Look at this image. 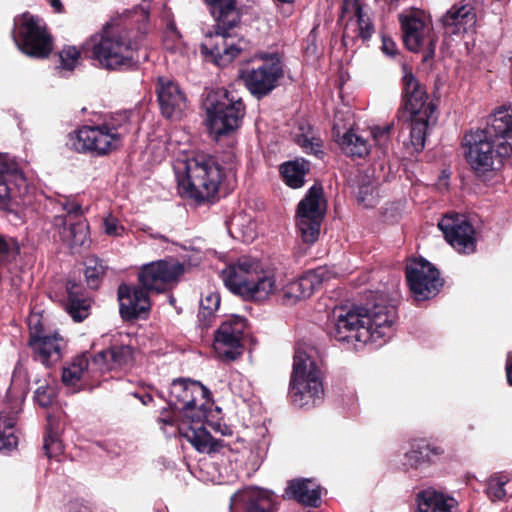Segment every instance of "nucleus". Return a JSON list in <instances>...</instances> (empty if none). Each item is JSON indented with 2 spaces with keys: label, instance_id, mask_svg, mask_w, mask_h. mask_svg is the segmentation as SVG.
Listing matches in <instances>:
<instances>
[{
  "label": "nucleus",
  "instance_id": "55",
  "mask_svg": "<svg viewBox=\"0 0 512 512\" xmlns=\"http://www.w3.org/2000/svg\"><path fill=\"white\" fill-rule=\"evenodd\" d=\"M28 325L30 328V338H32V334H34V335H43L44 334L39 330L40 317L37 314L31 315L28 318Z\"/></svg>",
  "mask_w": 512,
  "mask_h": 512
},
{
  "label": "nucleus",
  "instance_id": "33",
  "mask_svg": "<svg viewBox=\"0 0 512 512\" xmlns=\"http://www.w3.org/2000/svg\"><path fill=\"white\" fill-rule=\"evenodd\" d=\"M417 512H452L456 505L454 498L433 488H427L416 495Z\"/></svg>",
  "mask_w": 512,
  "mask_h": 512
},
{
  "label": "nucleus",
  "instance_id": "42",
  "mask_svg": "<svg viewBox=\"0 0 512 512\" xmlns=\"http://www.w3.org/2000/svg\"><path fill=\"white\" fill-rule=\"evenodd\" d=\"M412 452L419 455L410 463L420 465L424 461H433L435 457L442 455L444 450L440 446L428 444L423 440H416L412 443Z\"/></svg>",
  "mask_w": 512,
  "mask_h": 512
},
{
  "label": "nucleus",
  "instance_id": "4",
  "mask_svg": "<svg viewBox=\"0 0 512 512\" xmlns=\"http://www.w3.org/2000/svg\"><path fill=\"white\" fill-rule=\"evenodd\" d=\"M174 172L179 194L198 203L214 198L223 178L218 162L203 153L179 157Z\"/></svg>",
  "mask_w": 512,
  "mask_h": 512
},
{
  "label": "nucleus",
  "instance_id": "7",
  "mask_svg": "<svg viewBox=\"0 0 512 512\" xmlns=\"http://www.w3.org/2000/svg\"><path fill=\"white\" fill-rule=\"evenodd\" d=\"M99 68L115 71L132 65L136 44L127 29L107 23L86 43Z\"/></svg>",
  "mask_w": 512,
  "mask_h": 512
},
{
  "label": "nucleus",
  "instance_id": "3",
  "mask_svg": "<svg viewBox=\"0 0 512 512\" xmlns=\"http://www.w3.org/2000/svg\"><path fill=\"white\" fill-rule=\"evenodd\" d=\"M216 21L214 31L205 34L201 51L218 66L229 65L242 51L243 41L229 32L240 21L235 0H204Z\"/></svg>",
  "mask_w": 512,
  "mask_h": 512
},
{
  "label": "nucleus",
  "instance_id": "13",
  "mask_svg": "<svg viewBox=\"0 0 512 512\" xmlns=\"http://www.w3.org/2000/svg\"><path fill=\"white\" fill-rule=\"evenodd\" d=\"M326 212V201L321 187L310 188L297 207L296 226L303 242L313 244L320 234V227Z\"/></svg>",
  "mask_w": 512,
  "mask_h": 512
},
{
  "label": "nucleus",
  "instance_id": "21",
  "mask_svg": "<svg viewBox=\"0 0 512 512\" xmlns=\"http://www.w3.org/2000/svg\"><path fill=\"white\" fill-rule=\"evenodd\" d=\"M24 401L23 393H7V403H0V451L11 450L17 446L15 434L16 415L21 411Z\"/></svg>",
  "mask_w": 512,
  "mask_h": 512
},
{
  "label": "nucleus",
  "instance_id": "31",
  "mask_svg": "<svg viewBox=\"0 0 512 512\" xmlns=\"http://www.w3.org/2000/svg\"><path fill=\"white\" fill-rule=\"evenodd\" d=\"M29 344L36 358L45 366L57 363L61 359L62 350L65 347L64 339L57 333L34 335Z\"/></svg>",
  "mask_w": 512,
  "mask_h": 512
},
{
  "label": "nucleus",
  "instance_id": "60",
  "mask_svg": "<svg viewBox=\"0 0 512 512\" xmlns=\"http://www.w3.org/2000/svg\"><path fill=\"white\" fill-rule=\"evenodd\" d=\"M418 455H419V454H415V453H413V452H412V447H411V448H410V450H409V451H407V452L405 453V458H406V462H405V464H407V465H409V466H412V467H413V466H415V467H416L417 465H412V464L410 463V461H411V460H415L416 456H418Z\"/></svg>",
  "mask_w": 512,
  "mask_h": 512
},
{
  "label": "nucleus",
  "instance_id": "32",
  "mask_svg": "<svg viewBox=\"0 0 512 512\" xmlns=\"http://www.w3.org/2000/svg\"><path fill=\"white\" fill-rule=\"evenodd\" d=\"M285 493L306 507H317L320 504L321 488L314 479H294L289 482Z\"/></svg>",
  "mask_w": 512,
  "mask_h": 512
},
{
  "label": "nucleus",
  "instance_id": "22",
  "mask_svg": "<svg viewBox=\"0 0 512 512\" xmlns=\"http://www.w3.org/2000/svg\"><path fill=\"white\" fill-rule=\"evenodd\" d=\"M360 0H343V18H347L342 40L348 46L354 40H368L373 34L370 18L362 11Z\"/></svg>",
  "mask_w": 512,
  "mask_h": 512
},
{
  "label": "nucleus",
  "instance_id": "26",
  "mask_svg": "<svg viewBox=\"0 0 512 512\" xmlns=\"http://www.w3.org/2000/svg\"><path fill=\"white\" fill-rule=\"evenodd\" d=\"M120 314L122 318L131 320L140 317L150 309L148 290L144 286L130 287L121 285L118 288Z\"/></svg>",
  "mask_w": 512,
  "mask_h": 512
},
{
  "label": "nucleus",
  "instance_id": "14",
  "mask_svg": "<svg viewBox=\"0 0 512 512\" xmlns=\"http://www.w3.org/2000/svg\"><path fill=\"white\" fill-rule=\"evenodd\" d=\"M496 142L490 135V131L477 129L470 131L464 137V155L467 163L478 174L494 169L495 161L501 155L499 147L495 149Z\"/></svg>",
  "mask_w": 512,
  "mask_h": 512
},
{
  "label": "nucleus",
  "instance_id": "6",
  "mask_svg": "<svg viewBox=\"0 0 512 512\" xmlns=\"http://www.w3.org/2000/svg\"><path fill=\"white\" fill-rule=\"evenodd\" d=\"M129 132L127 114H119L99 125H85L69 133L66 145L76 152L102 157L117 150Z\"/></svg>",
  "mask_w": 512,
  "mask_h": 512
},
{
  "label": "nucleus",
  "instance_id": "54",
  "mask_svg": "<svg viewBox=\"0 0 512 512\" xmlns=\"http://www.w3.org/2000/svg\"><path fill=\"white\" fill-rule=\"evenodd\" d=\"M0 279L4 284H9L11 289H13L15 292H18L21 289L22 279L19 276L6 277L3 275V273H1Z\"/></svg>",
  "mask_w": 512,
  "mask_h": 512
},
{
  "label": "nucleus",
  "instance_id": "47",
  "mask_svg": "<svg viewBox=\"0 0 512 512\" xmlns=\"http://www.w3.org/2000/svg\"><path fill=\"white\" fill-rule=\"evenodd\" d=\"M393 125L385 124L383 126H373L370 128V135L374 144L380 149H386L391 138Z\"/></svg>",
  "mask_w": 512,
  "mask_h": 512
},
{
  "label": "nucleus",
  "instance_id": "40",
  "mask_svg": "<svg viewBox=\"0 0 512 512\" xmlns=\"http://www.w3.org/2000/svg\"><path fill=\"white\" fill-rule=\"evenodd\" d=\"M432 114L410 115V142L414 150L419 152L424 148L428 122Z\"/></svg>",
  "mask_w": 512,
  "mask_h": 512
},
{
  "label": "nucleus",
  "instance_id": "11",
  "mask_svg": "<svg viewBox=\"0 0 512 512\" xmlns=\"http://www.w3.org/2000/svg\"><path fill=\"white\" fill-rule=\"evenodd\" d=\"M399 22L404 44L410 51H425L426 58L434 55L438 37L430 14L419 8L405 9L399 14Z\"/></svg>",
  "mask_w": 512,
  "mask_h": 512
},
{
  "label": "nucleus",
  "instance_id": "49",
  "mask_svg": "<svg viewBox=\"0 0 512 512\" xmlns=\"http://www.w3.org/2000/svg\"><path fill=\"white\" fill-rule=\"evenodd\" d=\"M55 396V388L49 384L40 385L35 391V401L41 407H47L52 403Z\"/></svg>",
  "mask_w": 512,
  "mask_h": 512
},
{
  "label": "nucleus",
  "instance_id": "45",
  "mask_svg": "<svg viewBox=\"0 0 512 512\" xmlns=\"http://www.w3.org/2000/svg\"><path fill=\"white\" fill-rule=\"evenodd\" d=\"M102 231L109 237L120 238L126 234V228L120 219L112 212H107L102 218Z\"/></svg>",
  "mask_w": 512,
  "mask_h": 512
},
{
  "label": "nucleus",
  "instance_id": "41",
  "mask_svg": "<svg viewBox=\"0 0 512 512\" xmlns=\"http://www.w3.org/2000/svg\"><path fill=\"white\" fill-rule=\"evenodd\" d=\"M294 138L296 143L304 149L305 152L318 155L321 151L322 142L316 137L314 131L308 124L299 125L298 131L295 132Z\"/></svg>",
  "mask_w": 512,
  "mask_h": 512
},
{
  "label": "nucleus",
  "instance_id": "23",
  "mask_svg": "<svg viewBox=\"0 0 512 512\" xmlns=\"http://www.w3.org/2000/svg\"><path fill=\"white\" fill-rule=\"evenodd\" d=\"M156 93L162 114L166 118L178 119L187 107L185 93L173 80L159 77Z\"/></svg>",
  "mask_w": 512,
  "mask_h": 512
},
{
  "label": "nucleus",
  "instance_id": "44",
  "mask_svg": "<svg viewBox=\"0 0 512 512\" xmlns=\"http://www.w3.org/2000/svg\"><path fill=\"white\" fill-rule=\"evenodd\" d=\"M105 267L102 261L95 257H87L85 261V277L90 287H98L99 279L104 274Z\"/></svg>",
  "mask_w": 512,
  "mask_h": 512
},
{
  "label": "nucleus",
  "instance_id": "51",
  "mask_svg": "<svg viewBox=\"0 0 512 512\" xmlns=\"http://www.w3.org/2000/svg\"><path fill=\"white\" fill-rule=\"evenodd\" d=\"M374 188L370 186H362L359 190L358 200L365 206H372L375 204L373 196Z\"/></svg>",
  "mask_w": 512,
  "mask_h": 512
},
{
  "label": "nucleus",
  "instance_id": "9",
  "mask_svg": "<svg viewBox=\"0 0 512 512\" xmlns=\"http://www.w3.org/2000/svg\"><path fill=\"white\" fill-rule=\"evenodd\" d=\"M206 125L216 137L237 130L245 115L241 97L234 91L219 88L208 93L205 103Z\"/></svg>",
  "mask_w": 512,
  "mask_h": 512
},
{
  "label": "nucleus",
  "instance_id": "5",
  "mask_svg": "<svg viewBox=\"0 0 512 512\" xmlns=\"http://www.w3.org/2000/svg\"><path fill=\"white\" fill-rule=\"evenodd\" d=\"M225 286L234 294L255 301H265L279 290L274 271L264 270L260 261L240 257L222 271Z\"/></svg>",
  "mask_w": 512,
  "mask_h": 512
},
{
  "label": "nucleus",
  "instance_id": "39",
  "mask_svg": "<svg viewBox=\"0 0 512 512\" xmlns=\"http://www.w3.org/2000/svg\"><path fill=\"white\" fill-rule=\"evenodd\" d=\"M487 495L492 500H504L512 495V473L495 474L487 482Z\"/></svg>",
  "mask_w": 512,
  "mask_h": 512
},
{
  "label": "nucleus",
  "instance_id": "2",
  "mask_svg": "<svg viewBox=\"0 0 512 512\" xmlns=\"http://www.w3.org/2000/svg\"><path fill=\"white\" fill-rule=\"evenodd\" d=\"M396 316L393 305L376 304L371 308L357 305L337 306L332 312L330 334L336 341L359 350L368 343L389 338Z\"/></svg>",
  "mask_w": 512,
  "mask_h": 512
},
{
  "label": "nucleus",
  "instance_id": "43",
  "mask_svg": "<svg viewBox=\"0 0 512 512\" xmlns=\"http://www.w3.org/2000/svg\"><path fill=\"white\" fill-rule=\"evenodd\" d=\"M81 52L76 46L67 45L59 52V66L63 71H73L80 63Z\"/></svg>",
  "mask_w": 512,
  "mask_h": 512
},
{
  "label": "nucleus",
  "instance_id": "57",
  "mask_svg": "<svg viewBox=\"0 0 512 512\" xmlns=\"http://www.w3.org/2000/svg\"><path fill=\"white\" fill-rule=\"evenodd\" d=\"M132 395L135 398H138L143 405H148L152 401V396L148 393L140 394L139 392H134Z\"/></svg>",
  "mask_w": 512,
  "mask_h": 512
},
{
  "label": "nucleus",
  "instance_id": "17",
  "mask_svg": "<svg viewBox=\"0 0 512 512\" xmlns=\"http://www.w3.org/2000/svg\"><path fill=\"white\" fill-rule=\"evenodd\" d=\"M445 240L459 253L470 254L476 250L475 229L465 215L450 213L438 222Z\"/></svg>",
  "mask_w": 512,
  "mask_h": 512
},
{
  "label": "nucleus",
  "instance_id": "56",
  "mask_svg": "<svg viewBox=\"0 0 512 512\" xmlns=\"http://www.w3.org/2000/svg\"><path fill=\"white\" fill-rule=\"evenodd\" d=\"M70 512H98L93 510L91 506L83 503H75L72 505Z\"/></svg>",
  "mask_w": 512,
  "mask_h": 512
},
{
  "label": "nucleus",
  "instance_id": "27",
  "mask_svg": "<svg viewBox=\"0 0 512 512\" xmlns=\"http://www.w3.org/2000/svg\"><path fill=\"white\" fill-rule=\"evenodd\" d=\"M403 102L410 115L433 114L434 107L428 102L427 92L410 72L403 75Z\"/></svg>",
  "mask_w": 512,
  "mask_h": 512
},
{
  "label": "nucleus",
  "instance_id": "34",
  "mask_svg": "<svg viewBox=\"0 0 512 512\" xmlns=\"http://www.w3.org/2000/svg\"><path fill=\"white\" fill-rule=\"evenodd\" d=\"M337 275H339V272L334 267L320 266L307 271L301 277L296 279L295 282L298 285L302 296L306 299L310 297L315 290L320 288L324 282L329 281Z\"/></svg>",
  "mask_w": 512,
  "mask_h": 512
},
{
  "label": "nucleus",
  "instance_id": "37",
  "mask_svg": "<svg viewBox=\"0 0 512 512\" xmlns=\"http://www.w3.org/2000/svg\"><path fill=\"white\" fill-rule=\"evenodd\" d=\"M309 171V164L304 159L288 161L281 165L280 172L285 183L291 188H299L304 184V177Z\"/></svg>",
  "mask_w": 512,
  "mask_h": 512
},
{
  "label": "nucleus",
  "instance_id": "8",
  "mask_svg": "<svg viewBox=\"0 0 512 512\" xmlns=\"http://www.w3.org/2000/svg\"><path fill=\"white\" fill-rule=\"evenodd\" d=\"M323 372L312 350L297 348L289 383L292 403L300 408L313 407L324 397Z\"/></svg>",
  "mask_w": 512,
  "mask_h": 512
},
{
  "label": "nucleus",
  "instance_id": "30",
  "mask_svg": "<svg viewBox=\"0 0 512 512\" xmlns=\"http://www.w3.org/2000/svg\"><path fill=\"white\" fill-rule=\"evenodd\" d=\"M440 21L446 33L459 35L473 29L477 19L474 7L468 2H460L453 5Z\"/></svg>",
  "mask_w": 512,
  "mask_h": 512
},
{
  "label": "nucleus",
  "instance_id": "19",
  "mask_svg": "<svg viewBox=\"0 0 512 512\" xmlns=\"http://www.w3.org/2000/svg\"><path fill=\"white\" fill-rule=\"evenodd\" d=\"M184 273V266L176 260H159L144 265L139 281L148 291L162 292L176 284Z\"/></svg>",
  "mask_w": 512,
  "mask_h": 512
},
{
  "label": "nucleus",
  "instance_id": "59",
  "mask_svg": "<svg viewBox=\"0 0 512 512\" xmlns=\"http://www.w3.org/2000/svg\"><path fill=\"white\" fill-rule=\"evenodd\" d=\"M47 1L55 12H58V13L62 12L63 5L60 0H47Z\"/></svg>",
  "mask_w": 512,
  "mask_h": 512
},
{
  "label": "nucleus",
  "instance_id": "58",
  "mask_svg": "<svg viewBox=\"0 0 512 512\" xmlns=\"http://www.w3.org/2000/svg\"><path fill=\"white\" fill-rule=\"evenodd\" d=\"M138 230L143 231L145 233H148L150 237L155 238V239L163 238V236H161L159 233H152L151 232V228L148 225H145V224L139 226Z\"/></svg>",
  "mask_w": 512,
  "mask_h": 512
},
{
  "label": "nucleus",
  "instance_id": "61",
  "mask_svg": "<svg viewBox=\"0 0 512 512\" xmlns=\"http://www.w3.org/2000/svg\"><path fill=\"white\" fill-rule=\"evenodd\" d=\"M507 380L509 384L512 386V364H507L506 367Z\"/></svg>",
  "mask_w": 512,
  "mask_h": 512
},
{
  "label": "nucleus",
  "instance_id": "24",
  "mask_svg": "<svg viewBox=\"0 0 512 512\" xmlns=\"http://www.w3.org/2000/svg\"><path fill=\"white\" fill-rule=\"evenodd\" d=\"M16 188L21 194L26 189V179L18 164L6 154H0V207L5 208L10 199L16 197Z\"/></svg>",
  "mask_w": 512,
  "mask_h": 512
},
{
  "label": "nucleus",
  "instance_id": "18",
  "mask_svg": "<svg viewBox=\"0 0 512 512\" xmlns=\"http://www.w3.org/2000/svg\"><path fill=\"white\" fill-rule=\"evenodd\" d=\"M246 326V320L240 316H231L220 325L213 343L220 358L234 360L241 355Z\"/></svg>",
  "mask_w": 512,
  "mask_h": 512
},
{
  "label": "nucleus",
  "instance_id": "1",
  "mask_svg": "<svg viewBox=\"0 0 512 512\" xmlns=\"http://www.w3.org/2000/svg\"><path fill=\"white\" fill-rule=\"evenodd\" d=\"M167 403L171 414L163 410L159 422L175 427L198 452L212 453L227 447L228 444L210 434L208 427L221 436H232V429L226 424L210 423L208 412L212 403L209 390L198 381L175 379L169 387Z\"/></svg>",
  "mask_w": 512,
  "mask_h": 512
},
{
  "label": "nucleus",
  "instance_id": "28",
  "mask_svg": "<svg viewBox=\"0 0 512 512\" xmlns=\"http://www.w3.org/2000/svg\"><path fill=\"white\" fill-rule=\"evenodd\" d=\"M486 130L490 131L491 136L494 134L501 155L512 154V107L497 108L489 117Z\"/></svg>",
  "mask_w": 512,
  "mask_h": 512
},
{
  "label": "nucleus",
  "instance_id": "53",
  "mask_svg": "<svg viewBox=\"0 0 512 512\" xmlns=\"http://www.w3.org/2000/svg\"><path fill=\"white\" fill-rule=\"evenodd\" d=\"M12 250L13 246L0 235V264L7 261Z\"/></svg>",
  "mask_w": 512,
  "mask_h": 512
},
{
  "label": "nucleus",
  "instance_id": "52",
  "mask_svg": "<svg viewBox=\"0 0 512 512\" xmlns=\"http://www.w3.org/2000/svg\"><path fill=\"white\" fill-rule=\"evenodd\" d=\"M382 51L387 56H391V57L395 56L396 52H397V47H396L395 42L391 38H389L387 36H383L382 37Z\"/></svg>",
  "mask_w": 512,
  "mask_h": 512
},
{
  "label": "nucleus",
  "instance_id": "25",
  "mask_svg": "<svg viewBox=\"0 0 512 512\" xmlns=\"http://www.w3.org/2000/svg\"><path fill=\"white\" fill-rule=\"evenodd\" d=\"M272 494L268 491L248 487L238 490L230 499V512H271Z\"/></svg>",
  "mask_w": 512,
  "mask_h": 512
},
{
  "label": "nucleus",
  "instance_id": "29",
  "mask_svg": "<svg viewBox=\"0 0 512 512\" xmlns=\"http://www.w3.org/2000/svg\"><path fill=\"white\" fill-rule=\"evenodd\" d=\"M98 372L100 370L95 367V356L90 362L88 355L83 353L63 368L62 381L72 391H78L86 386Z\"/></svg>",
  "mask_w": 512,
  "mask_h": 512
},
{
  "label": "nucleus",
  "instance_id": "16",
  "mask_svg": "<svg viewBox=\"0 0 512 512\" xmlns=\"http://www.w3.org/2000/svg\"><path fill=\"white\" fill-rule=\"evenodd\" d=\"M410 290L418 301L435 296L443 285L438 269L423 258L412 259L406 266Z\"/></svg>",
  "mask_w": 512,
  "mask_h": 512
},
{
  "label": "nucleus",
  "instance_id": "10",
  "mask_svg": "<svg viewBox=\"0 0 512 512\" xmlns=\"http://www.w3.org/2000/svg\"><path fill=\"white\" fill-rule=\"evenodd\" d=\"M14 41L25 55L43 59L52 52L53 39L42 19L24 13L14 20Z\"/></svg>",
  "mask_w": 512,
  "mask_h": 512
},
{
  "label": "nucleus",
  "instance_id": "48",
  "mask_svg": "<svg viewBox=\"0 0 512 512\" xmlns=\"http://www.w3.org/2000/svg\"><path fill=\"white\" fill-rule=\"evenodd\" d=\"M305 299L296 284L295 280L289 282L282 291V303L287 306H292L298 301Z\"/></svg>",
  "mask_w": 512,
  "mask_h": 512
},
{
  "label": "nucleus",
  "instance_id": "46",
  "mask_svg": "<svg viewBox=\"0 0 512 512\" xmlns=\"http://www.w3.org/2000/svg\"><path fill=\"white\" fill-rule=\"evenodd\" d=\"M220 306V295L215 291H208L200 301L199 317L212 316Z\"/></svg>",
  "mask_w": 512,
  "mask_h": 512
},
{
  "label": "nucleus",
  "instance_id": "15",
  "mask_svg": "<svg viewBox=\"0 0 512 512\" xmlns=\"http://www.w3.org/2000/svg\"><path fill=\"white\" fill-rule=\"evenodd\" d=\"M108 348L95 355V367L100 372L131 367L135 360V349L127 334L116 332L103 336Z\"/></svg>",
  "mask_w": 512,
  "mask_h": 512
},
{
  "label": "nucleus",
  "instance_id": "35",
  "mask_svg": "<svg viewBox=\"0 0 512 512\" xmlns=\"http://www.w3.org/2000/svg\"><path fill=\"white\" fill-rule=\"evenodd\" d=\"M335 140L345 154L353 157H364L371 149L367 139L351 129L346 130L342 135L337 133Z\"/></svg>",
  "mask_w": 512,
  "mask_h": 512
},
{
  "label": "nucleus",
  "instance_id": "12",
  "mask_svg": "<svg viewBox=\"0 0 512 512\" xmlns=\"http://www.w3.org/2000/svg\"><path fill=\"white\" fill-rule=\"evenodd\" d=\"M58 203L66 214L56 215L53 218V238L72 250L87 247L90 243L88 223L83 220H73L74 216H82L87 208L84 209L78 202L66 197L60 199Z\"/></svg>",
  "mask_w": 512,
  "mask_h": 512
},
{
  "label": "nucleus",
  "instance_id": "36",
  "mask_svg": "<svg viewBox=\"0 0 512 512\" xmlns=\"http://www.w3.org/2000/svg\"><path fill=\"white\" fill-rule=\"evenodd\" d=\"M81 288L69 282L67 284L66 311L75 321H82L88 316L89 302L80 295Z\"/></svg>",
  "mask_w": 512,
  "mask_h": 512
},
{
  "label": "nucleus",
  "instance_id": "50",
  "mask_svg": "<svg viewBox=\"0 0 512 512\" xmlns=\"http://www.w3.org/2000/svg\"><path fill=\"white\" fill-rule=\"evenodd\" d=\"M44 449L46 455L51 458L59 455L62 452V443L60 442L56 433H49L44 440Z\"/></svg>",
  "mask_w": 512,
  "mask_h": 512
},
{
  "label": "nucleus",
  "instance_id": "20",
  "mask_svg": "<svg viewBox=\"0 0 512 512\" xmlns=\"http://www.w3.org/2000/svg\"><path fill=\"white\" fill-rule=\"evenodd\" d=\"M281 75L282 67L279 60L267 58L257 66L243 71L242 78L251 94L262 97L275 88Z\"/></svg>",
  "mask_w": 512,
  "mask_h": 512
},
{
  "label": "nucleus",
  "instance_id": "38",
  "mask_svg": "<svg viewBox=\"0 0 512 512\" xmlns=\"http://www.w3.org/2000/svg\"><path fill=\"white\" fill-rule=\"evenodd\" d=\"M228 231L232 237L241 239L243 242H251L256 236V223L242 214L235 215L228 223Z\"/></svg>",
  "mask_w": 512,
  "mask_h": 512
}]
</instances>
